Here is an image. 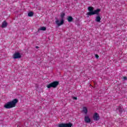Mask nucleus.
I'll return each instance as SVG.
<instances>
[{
  "label": "nucleus",
  "mask_w": 127,
  "mask_h": 127,
  "mask_svg": "<svg viewBox=\"0 0 127 127\" xmlns=\"http://www.w3.org/2000/svg\"><path fill=\"white\" fill-rule=\"evenodd\" d=\"M88 12L86 13V15H88V16H91V15H95V14H96V17L95 19V21L97 22H101V16L100 15V12L101 11V9L97 8L96 10H94L93 7L92 6H89L88 7Z\"/></svg>",
  "instance_id": "nucleus-1"
},
{
  "label": "nucleus",
  "mask_w": 127,
  "mask_h": 127,
  "mask_svg": "<svg viewBox=\"0 0 127 127\" xmlns=\"http://www.w3.org/2000/svg\"><path fill=\"white\" fill-rule=\"evenodd\" d=\"M18 103V99H14L12 101H10L6 103L4 105V108L5 109H11V108H14L16 106V104Z\"/></svg>",
  "instance_id": "nucleus-2"
},
{
  "label": "nucleus",
  "mask_w": 127,
  "mask_h": 127,
  "mask_svg": "<svg viewBox=\"0 0 127 127\" xmlns=\"http://www.w3.org/2000/svg\"><path fill=\"white\" fill-rule=\"evenodd\" d=\"M65 13L62 12L61 14V21L59 20H57L56 21V23L59 26H61V25H63V24H64V17H65Z\"/></svg>",
  "instance_id": "nucleus-3"
},
{
  "label": "nucleus",
  "mask_w": 127,
  "mask_h": 127,
  "mask_svg": "<svg viewBox=\"0 0 127 127\" xmlns=\"http://www.w3.org/2000/svg\"><path fill=\"white\" fill-rule=\"evenodd\" d=\"M59 85V81H54L47 85L48 89H50V88H57V86Z\"/></svg>",
  "instance_id": "nucleus-4"
},
{
  "label": "nucleus",
  "mask_w": 127,
  "mask_h": 127,
  "mask_svg": "<svg viewBox=\"0 0 127 127\" xmlns=\"http://www.w3.org/2000/svg\"><path fill=\"white\" fill-rule=\"evenodd\" d=\"M13 58L14 59H19L21 58V55H20V53L18 52L15 53L13 55Z\"/></svg>",
  "instance_id": "nucleus-5"
},
{
  "label": "nucleus",
  "mask_w": 127,
  "mask_h": 127,
  "mask_svg": "<svg viewBox=\"0 0 127 127\" xmlns=\"http://www.w3.org/2000/svg\"><path fill=\"white\" fill-rule=\"evenodd\" d=\"M123 111L124 110L123 109V107L122 106H119L116 108V112L117 113H119V114H122L123 113Z\"/></svg>",
  "instance_id": "nucleus-6"
},
{
  "label": "nucleus",
  "mask_w": 127,
  "mask_h": 127,
  "mask_svg": "<svg viewBox=\"0 0 127 127\" xmlns=\"http://www.w3.org/2000/svg\"><path fill=\"white\" fill-rule=\"evenodd\" d=\"M93 120L94 121H99L100 120V115H99V114L95 113L94 115H93Z\"/></svg>",
  "instance_id": "nucleus-7"
},
{
  "label": "nucleus",
  "mask_w": 127,
  "mask_h": 127,
  "mask_svg": "<svg viewBox=\"0 0 127 127\" xmlns=\"http://www.w3.org/2000/svg\"><path fill=\"white\" fill-rule=\"evenodd\" d=\"M84 121L86 124H90L91 123V119L89 116H85L84 117Z\"/></svg>",
  "instance_id": "nucleus-8"
},
{
  "label": "nucleus",
  "mask_w": 127,
  "mask_h": 127,
  "mask_svg": "<svg viewBox=\"0 0 127 127\" xmlns=\"http://www.w3.org/2000/svg\"><path fill=\"white\" fill-rule=\"evenodd\" d=\"M7 27V22H6V21H4L2 23L1 27H2V28H5V27Z\"/></svg>",
  "instance_id": "nucleus-9"
},
{
  "label": "nucleus",
  "mask_w": 127,
  "mask_h": 127,
  "mask_svg": "<svg viewBox=\"0 0 127 127\" xmlns=\"http://www.w3.org/2000/svg\"><path fill=\"white\" fill-rule=\"evenodd\" d=\"M40 30H42L43 31H45L46 30V27H41L40 28H39L38 29V31L36 32V33H39V31Z\"/></svg>",
  "instance_id": "nucleus-10"
},
{
  "label": "nucleus",
  "mask_w": 127,
  "mask_h": 127,
  "mask_svg": "<svg viewBox=\"0 0 127 127\" xmlns=\"http://www.w3.org/2000/svg\"><path fill=\"white\" fill-rule=\"evenodd\" d=\"M67 21H68V22H72V21H73V17L71 16H68L67 17Z\"/></svg>",
  "instance_id": "nucleus-11"
},
{
  "label": "nucleus",
  "mask_w": 127,
  "mask_h": 127,
  "mask_svg": "<svg viewBox=\"0 0 127 127\" xmlns=\"http://www.w3.org/2000/svg\"><path fill=\"white\" fill-rule=\"evenodd\" d=\"M82 111L83 112V113H84L85 114V115H87V114H88V109H87V107H84L83 108Z\"/></svg>",
  "instance_id": "nucleus-12"
},
{
  "label": "nucleus",
  "mask_w": 127,
  "mask_h": 127,
  "mask_svg": "<svg viewBox=\"0 0 127 127\" xmlns=\"http://www.w3.org/2000/svg\"><path fill=\"white\" fill-rule=\"evenodd\" d=\"M65 127H72V126H73V124L71 123H65Z\"/></svg>",
  "instance_id": "nucleus-13"
},
{
  "label": "nucleus",
  "mask_w": 127,
  "mask_h": 127,
  "mask_svg": "<svg viewBox=\"0 0 127 127\" xmlns=\"http://www.w3.org/2000/svg\"><path fill=\"white\" fill-rule=\"evenodd\" d=\"M34 15V13L32 11H30L28 13V16L30 17H31L32 16H33Z\"/></svg>",
  "instance_id": "nucleus-14"
},
{
  "label": "nucleus",
  "mask_w": 127,
  "mask_h": 127,
  "mask_svg": "<svg viewBox=\"0 0 127 127\" xmlns=\"http://www.w3.org/2000/svg\"><path fill=\"white\" fill-rule=\"evenodd\" d=\"M59 127H65V124L62 123L59 125Z\"/></svg>",
  "instance_id": "nucleus-15"
},
{
  "label": "nucleus",
  "mask_w": 127,
  "mask_h": 127,
  "mask_svg": "<svg viewBox=\"0 0 127 127\" xmlns=\"http://www.w3.org/2000/svg\"><path fill=\"white\" fill-rule=\"evenodd\" d=\"M95 57L96 58V59H98L99 58V55L95 54Z\"/></svg>",
  "instance_id": "nucleus-16"
},
{
  "label": "nucleus",
  "mask_w": 127,
  "mask_h": 127,
  "mask_svg": "<svg viewBox=\"0 0 127 127\" xmlns=\"http://www.w3.org/2000/svg\"><path fill=\"white\" fill-rule=\"evenodd\" d=\"M123 79H124V81H127V77H126V76H124V77H123Z\"/></svg>",
  "instance_id": "nucleus-17"
},
{
  "label": "nucleus",
  "mask_w": 127,
  "mask_h": 127,
  "mask_svg": "<svg viewBox=\"0 0 127 127\" xmlns=\"http://www.w3.org/2000/svg\"><path fill=\"white\" fill-rule=\"evenodd\" d=\"M72 99L73 100H77V97H72Z\"/></svg>",
  "instance_id": "nucleus-18"
},
{
  "label": "nucleus",
  "mask_w": 127,
  "mask_h": 127,
  "mask_svg": "<svg viewBox=\"0 0 127 127\" xmlns=\"http://www.w3.org/2000/svg\"><path fill=\"white\" fill-rule=\"evenodd\" d=\"M35 48H36V49H38V48H39V47H38V46H36Z\"/></svg>",
  "instance_id": "nucleus-19"
}]
</instances>
